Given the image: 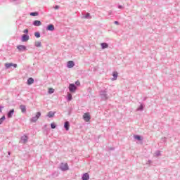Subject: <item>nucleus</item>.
<instances>
[{
	"mask_svg": "<svg viewBox=\"0 0 180 180\" xmlns=\"http://www.w3.org/2000/svg\"><path fill=\"white\" fill-rule=\"evenodd\" d=\"M69 91L72 92V94L75 93L77 91V86L74 84H70L69 85Z\"/></svg>",
	"mask_w": 180,
	"mask_h": 180,
	"instance_id": "nucleus-1",
	"label": "nucleus"
},
{
	"mask_svg": "<svg viewBox=\"0 0 180 180\" xmlns=\"http://www.w3.org/2000/svg\"><path fill=\"white\" fill-rule=\"evenodd\" d=\"M83 119L85 122H89L91 120V115L89 112H86L83 115Z\"/></svg>",
	"mask_w": 180,
	"mask_h": 180,
	"instance_id": "nucleus-2",
	"label": "nucleus"
},
{
	"mask_svg": "<svg viewBox=\"0 0 180 180\" xmlns=\"http://www.w3.org/2000/svg\"><path fill=\"white\" fill-rule=\"evenodd\" d=\"M40 116H41V112H37L35 115L36 119L34 118L30 120L32 123H36V121L39 120V118L40 117Z\"/></svg>",
	"mask_w": 180,
	"mask_h": 180,
	"instance_id": "nucleus-3",
	"label": "nucleus"
},
{
	"mask_svg": "<svg viewBox=\"0 0 180 180\" xmlns=\"http://www.w3.org/2000/svg\"><path fill=\"white\" fill-rule=\"evenodd\" d=\"M60 169H62V171H68V164L62 163L60 165Z\"/></svg>",
	"mask_w": 180,
	"mask_h": 180,
	"instance_id": "nucleus-4",
	"label": "nucleus"
},
{
	"mask_svg": "<svg viewBox=\"0 0 180 180\" xmlns=\"http://www.w3.org/2000/svg\"><path fill=\"white\" fill-rule=\"evenodd\" d=\"M5 67H6V68H11V67H14V68H16V67H18V65L17 64H13V63H6L5 64Z\"/></svg>",
	"mask_w": 180,
	"mask_h": 180,
	"instance_id": "nucleus-5",
	"label": "nucleus"
},
{
	"mask_svg": "<svg viewBox=\"0 0 180 180\" xmlns=\"http://www.w3.org/2000/svg\"><path fill=\"white\" fill-rule=\"evenodd\" d=\"M18 50H19V51H26V46L25 45H20L18 46H17Z\"/></svg>",
	"mask_w": 180,
	"mask_h": 180,
	"instance_id": "nucleus-6",
	"label": "nucleus"
},
{
	"mask_svg": "<svg viewBox=\"0 0 180 180\" xmlns=\"http://www.w3.org/2000/svg\"><path fill=\"white\" fill-rule=\"evenodd\" d=\"M75 65V63H74V61L70 60L68 62V68H72Z\"/></svg>",
	"mask_w": 180,
	"mask_h": 180,
	"instance_id": "nucleus-7",
	"label": "nucleus"
},
{
	"mask_svg": "<svg viewBox=\"0 0 180 180\" xmlns=\"http://www.w3.org/2000/svg\"><path fill=\"white\" fill-rule=\"evenodd\" d=\"M64 128L65 129V130L67 131H68V130H70V122L68 121H66L64 124Z\"/></svg>",
	"mask_w": 180,
	"mask_h": 180,
	"instance_id": "nucleus-8",
	"label": "nucleus"
},
{
	"mask_svg": "<svg viewBox=\"0 0 180 180\" xmlns=\"http://www.w3.org/2000/svg\"><path fill=\"white\" fill-rule=\"evenodd\" d=\"M21 143H23L25 144V143H27V136L24 135L21 137Z\"/></svg>",
	"mask_w": 180,
	"mask_h": 180,
	"instance_id": "nucleus-9",
	"label": "nucleus"
},
{
	"mask_svg": "<svg viewBox=\"0 0 180 180\" xmlns=\"http://www.w3.org/2000/svg\"><path fill=\"white\" fill-rule=\"evenodd\" d=\"M29 39V35L23 34L22 37V41H27Z\"/></svg>",
	"mask_w": 180,
	"mask_h": 180,
	"instance_id": "nucleus-10",
	"label": "nucleus"
},
{
	"mask_svg": "<svg viewBox=\"0 0 180 180\" xmlns=\"http://www.w3.org/2000/svg\"><path fill=\"white\" fill-rule=\"evenodd\" d=\"M46 30L53 32L54 30V25L53 24L48 25Z\"/></svg>",
	"mask_w": 180,
	"mask_h": 180,
	"instance_id": "nucleus-11",
	"label": "nucleus"
},
{
	"mask_svg": "<svg viewBox=\"0 0 180 180\" xmlns=\"http://www.w3.org/2000/svg\"><path fill=\"white\" fill-rule=\"evenodd\" d=\"M20 109L21 110L22 113H26V106L21 105H20Z\"/></svg>",
	"mask_w": 180,
	"mask_h": 180,
	"instance_id": "nucleus-12",
	"label": "nucleus"
},
{
	"mask_svg": "<svg viewBox=\"0 0 180 180\" xmlns=\"http://www.w3.org/2000/svg\"><path fill=\"white\" fill-rule=\"evenodd\" d=\"M34 82V79L32 77H30L27 79V85H32V84H33Z\"/></svg>",
	"mask_w": 180,
	"mask_h": 180,
	"instance_id": "nucleus-13",
	"label": "nucleus"
},
{
	"mask_svg": "<svg viewBox=\"0 0 180 180\" xmlns=\"http://www.w3.org/2000/svg\"><path fill=\"white\" fill-rule=\"evenodd\" d=\"M89 179V174L88 173H85L83 174L82 180H88Z\"/></svg>",
	"mask_w": 180,
	"mask_h": 180,
	"instance_id": "nucleus-14",
	"label": "nucleus"
},
{
	"mask_svg": "<svg viewBox=\"0 0 180 180\" xmlns=\"http://www.w3.org/2000/svg\"><path fill=\"white\" fill-rule=\"evenodd\" d=\"M34 26H41V22L39 20H35L33 22Z\"/></svg>",
	"mask_w": 180,
	"mask_h": 180,
	"instance_id": "nucleus-15",
	"label": "nucleus"
},
{
	"mask_svg": "<svg viewBox=\"0 0 180 180\" xmlns=\"http://www.w3.org/2000/svg\"><path fill=\"white\" fill-rule=\"evenodd\" d=\"M13 113H15V110L12 109L8 113V117H9V118L12 117V115H13Z\"/></svg>",
	"mask_w": 180,
	"mask_h": 180,
	"instance_id": "nucleus-16",
	"label": "nucleus"
},
{
	"mask_svg": "<svg viewBox=\"0 0 180 180\" xmlns=\"http://www.w3.org/2000/svg\"><path fill=\"white\" fill-rule=\"evenodd\" d=\"M56 114V112L50 111L48 112V117H54V115Z\"/></svg>",
	"mask_w": 180,
	"mask_h": 180,
	"instance_id": "nucleus-17",
	"label": "nucleus"
},
{
	"mask_svg": "<svg viewBox=\"0 0 180 180\" xmlns=\"http://www.w3.org/2000/svg\"><path fill=\"white\" fill-rule=\"evenodd\" d=\"M101 47L102 49H108V47H109V45L107 43H102Z\"/></svg>",
	"mask_w": 180,
	"mask_h": 180,
	"instance_id": "nucleus-18",
	"label": "nucleus"
},
{
	"mask_svg": "<svg viewBox=\"0 0 180 180\" xmlns=\"http://www.w3.org/2000/svg\"><path fill=\"white\" fill-rule=\"evenodd\" d=\"M35 46H36V47H41V42H40V41H36L35 42Z\"/></svg>",
	"mask_w": 180,
	"mask_h": 180,
	"instance_id": "nucleus-19",
	"label": "nucleus"
},
{
	"mask_svg": "<svg viewBox=\"0 0 180 180\" xmlns=\"http://www.w3.org/2000/svg\"><path fill=\"white\" fill-rule=\"evenodd\" d=\"M30 16H39V13L37 12L30 13Z\"/></svg>",
	"mask_w": 180,
	"mask_h": 180,
	"instance_id": "nucleus-20",
	"label": "nucleus"
},
{
	"mask_svg": "<svg viewBox=\"0 0 180 180\" xmlns=\"http://www.w3.org/2000/svg\"><path fill=\"white\" fill-rule=\"evenodd\" d=\"M72 95L71 94H68V101H72Z\"/></svg>",
	"mask_w": 180,
	"mask_h": 180,
	"instance_id": "nucleus-21",
	"label": "nucleus"
},
{
	"mask_svg": "<svg viewBox=\"0 0 180 180\" xmlns=\"http://www.w3.org/2000/svg\"><path fill=\"white\" fill-rule=\"evenodd\" d=\"M89 16H91V14H89V13H87L86 15L83 16V18H84V19H88V18H89Z\"/></svg>",
	"mask_w": 180,
	"mask_h": 180,
	"instance_id": "nucleus-22",
	"label": "nucleus"
},
{
	"mask_svg": "<svg viewBox=\"0 0 180 180\" xmlns=\"http://www.w3.org/2000/svg\"><path fill=\"white\" fill-rule=\"evenodd\" d=\"M4 120H5V115H4L1 118H0V124H2L4 122Z\"/></svg>",
	"mask_w": 180,
	"mask_h": 180,
	"instance_id": "nucleus-23",
	"label": "nucleus"
},
{
	"mask_svg": "<svg viewBox=\"0 0 180 180\" xmlns=\"http://www.w3.org/2000/svg\"><path fill=\"white\" fill-rule=\"evenodd\" d=\"M112 76L115 78V79H116L117 78V72H114L112 73Z\"/></svg>",
	"mask_w": 180,
	"mask_h": 180,
	"instance_id": "nucleus-24",
	"label": "nucleus"
},
{
	"mask_svg": "<svg viewBox=\"0 0 180 180\" xmlns=\"http://www.w3.org/2000/svg\"><path fill=\"white\" fill-rule=\"evenodd\" d=\"M49 94H54V89L50 88L49 89Z\"/></svg>",
	"mask_w": 180,
	"mask_h": 180,
	"instance_id": "nucleus-25",
	"label": "nucleus"
},
{
	"mask_svg": "<svg viewBox=\"0 0 180 180\" xmlns=\"http://www.w3.org/2000/svg\"><path fill=\"white\" fill-rule=\"evenodd\" d=\"M34 36L37 37V38L40 37V33L39 32H35Z\"/></svg>",
	"mask_w": 180,
	"mask_h": 180,
	"instance_id": "nucleus-26",
	"label": "nucleus"
},
{
	"mask_svg": "<svg viewBox=\"0 0 180 180\" xmlns=\"http://www.w3.org/2000/svg\"><path fill=\"white\" fill-rule=\"evenodd\" d=\"M134 139H136V140H141V137H140V136H135Z\"/></svg>",
	"mask_w": 180,
	"mask_h": 180,
	"instance_id": "nucleus-27",
	"label": "nucleus"
},
{
	"mask_svg": "<svg viewBox=\"0 0 180 180\" xmlns=\"http://www.w3.org/2000/svg\"><path fill=\"white\" fill-rule=\"evenodd\" d=\"M51 129H56V124L52 123V124H51Z\"/></svg>",
	"mask_w": 180,
	"mask_h": 180,
	"instance_id": "nucleus-28",
	"label": "nucleus"
},
{
	"mask_svg": "<svg viewBox=\"0 0 180 180\" xmlns=\"http://www.w3.org/2000/svg\"><path fill=\"white\" fill-rule=\"evenodd\" d=\"M23 33H29V30L25 29V30L23 31Z\"/></svg>",
	"mask_w": 180,
	"mask_h": 180,
	"instance_id": "nucleus-29",
	"label": "nucleus"
},
{
	"mask_svg": "<svg viewBox=\"0 0 180 180\" xmlns=\"http://www.w3.org/2000/svg\"><path fill=\"white\" fill-rule=\"evenodd\" d=\"M75 84H76V85H77L78 86H79V85H81V83L79 82H75Z\"/></svg>",
	"mask_w": 180,
	"mask_h": 180,
	"instance_id": "nucleus-30",
	"label": "nucleus"
},
{
	"mask_svg": "<svg viewBox=\"0 0 180 180\" xmlns=\"http://www.w3.org/2000/svg\"><path fill=\"white\" fill-rule=\"evenodd\" d=\"M114 23H115V25H119V22H117V21H115Z\"/></svg>",
	"mask_w": 180,
	"mask_h": 180,
	"instance_id": "nucleus-31",
	"label": "nucleus"
},
{
	"mask_svg": "<svg viewBox=\"0 0 180 180\" xmlns=\"http://www.w3.org/2000/svg\"><path fill=\"white\" fill-rule=\"evenodd\" d=\"M55 9H58V6H56Z\"/></svg>",
	"mask_w": 180,
	"mask_h": 180,
	"instance_id": "nucleus-32",
	"label": "nucleus"
},
{
	"mask_svg": "<svg viewBox=\"0 0 180 180\" xmlns=\"http://www.w3.org/2000/svg\"><path fill=\"white\" fill-rule=\"evenodd\" d=\"M0 112H2V108L0 107Z\"/></svg>",
	"mask_w": 180,
	"mask_h": 180,
	"instance_id": "nucleus-33",
	"label": "nucleus"
},
{
	"mask_svg": "<svg viewBox=\"0 0 180 180\" xmlns=\"http://www.w3.org/2000/svg\"><path fill=\"white\" fill-rule=\"evenodd\" d=\"M119 8H123L122 6H120Z\"/></svg>",
	"mask_w": 180,
	"mask_h": 180,
	"instance_id": "nucleus-34",
	"label": "nucleus"
},
{
	"mask_svg": "<svg viewBox=\"0 0 180 180\" xmlns=\"http://www.w3.org/2000/svg\"><path fill=\"white\" fill-rule=\"evenodd\" d=\"M32 119H36V117H32Z\"/></svg>",
	"mask_w": 180,
	"mask_h": 180,
	"instance_id": "nucleus-35",
	"label": "nucleus"
}]
</instances>
